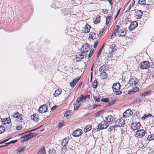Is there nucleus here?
Returning a JSON list of instances; mask_svg holds the SVG:
<instances>
[{
	"mask_svg": "<svg viewBox=\"0 0 154 154\" xmlns=\"http://www.w3.org/2000/svg\"><path fill=\"white\" fill-rule=\"evenodd\" d=\"M68 141V139L66 138H65L63 140L61 143L62 145L64 146H66L67 145Z\"/></svg>",
	"mask_w": 154,
	"mask_h": 154,
	"instance_id": "nucleus-29",
	"label": "nucleus"
},
{
	"mask_svg": "<svg viewBox=\"0 0 154 154\" xmlns=\"http://www.w3.org/2000/svg\"><path fill=\"white\" fill-rule=\"evenodd\" d=\"M119 26L118 25H117L116 26L115 29H116V30H117L119 29Z\"/></svg>",
	"mask_w": 154,
	"mask_h": 154,
	"instance_id": "nucleus-64",
	"label": "nucleus"
},
{
	"mask_svg": "<svg viewBox=\"0 0 154 154\" xmlns=\"http://www.w3.org/2000/svg\"><path fill=\"white\" fill-rule=\"evenodd\" d=\"M100 106V105L98 104L94 105H93V108H94V109H95L96 107L99 106Z\"/></svg>",
	"mask_w": 154,
	"mask_h": 154,
	"instance_id": "nucleus-48",
	"label": "nucleus"
},
{
	"mask_svg": "<svg viewBox=\"0 0 154 154\" xmlns=\"http://www.w3.org/2000/svg\"><path fill=\"white\" fill-rule=\"evenodd\" d=\"M22 128V126H20L16 127V129L17 130H20Z\"/></svg>",
	"mask_w": 154,
	"mask_h": 154,
	"instance_id": "nucleus-54",
	"label": "nucleus"
},
{
	"mask_svg": "<svg viewBox=\"0 0 154 154\" xmlns=\"http://www.w3.org/2000/svg\"><path fill=\"white\" fill-rule=\"evenodd\" d=\"M138 82V80L135 77H133L130 79L129 83L131 86H133L136 85Z\"/></svg>",
	"mask_w": 154,
	"mask_h": 154,
	"instance_id": "nucleus-6",
	"label": "nucleus"
},
{
	"mask_svg": "<svg viewBox=\"0 0 154 154\" xmlns=\"http://www.w3.org/2000/svg\"><path fill=\"white\" fill-rule=\"evenodd\" d=\"M104 28H103L100 32L99 34L98 35V36L99 35L100 36L101 35V34L103 33L104 31Z\"/></svg>",
	"mask_w": 154,
	"mask_h": 154,
	"instance_id": "nucleus-49",
	"label": "nucleus"
},
{
	"mask_svg": "<svg viewBox=\"0 0 154 154\" xmlns=\"http://www.w3.org/2000/svg\"><path fill=\"white\" fill-rule=\"evenodd\" d=\"M145 115H146V114H144V116L143 117H142L141 118V119L142 120H144V119H145L146 117V116H145Z\"/></svg>",
	"mask_w": 154,
	"mask_h": 154,
	"instance_id": "nucleus-58",
	"label": "nucleus"
},
{
	"mask_svg": "<svg viewBox=\"0 0 154 154\" xmlns=\"http://www.w3.org/2000/svg\"><path fill=\"white\" fill-rule=\"evenodd\" d=\"M141 126L139 122L133 123L131 125V128L133 130H136L139 129Z\"/></svg>",
	"mask_w": 154,
	"mask_h": 154,
	"instance_id": "nucleus-12",
	"label": "nucleus"
},
{
	"mask_svg": "<svg viewBox=\"0 0 154 154\" xmlns=\"http://www.w3.org/2000/svg\"><path fill=\"white\" fill-rule=\"evenodd\" d=\"M63 126V124L62 123H60L58 125V127L59 128H61Z\"/></svg>",
	"mask_w": 154,
	"mask_h": 154,
	"instance_id": "nucleus-53",
	"label": "nucleus"
},
{
	"mask_svg": "<svg viewBox=\"0 0 154 154\" xmlns=\"http://www.w3.org/2000/svg\"><path fill=\"white\" fill-rule=\"evenodd\" d=\"M135 92V91H130L128 92L129 94H131L133 93H134Z\"/></svg>",
	"mask_w": 154,
	"mask_h": 154,
	"instance_id": "nucleus-60",
	"label": "nucleus"
},
{
	"mask_svg": "<svg viewBox=\"0 0 154 154\" xmlns=\"http://www.w3.org/2000/svg\"><path fill=\"white\" fill-rule=\"evenodd\" d=\"M151 94V91L149 90L147 91H145L141 94L140 96L141 97H145V96L150 95Z\"/></svg>",
	"mask_w": 154,
	"mask_h": 154,
	"instance_id": "nucleus-22",
	"label": "nucleus"
},
{
	"mask_svg": "<svg viewBox=\"0 0 154 154\" xmlns=\"http://www.w3.org/2000/svg\"><path fill=\"white\" fill-rule=\"evenodd\" d=\"M70 111H67L66 112H65V113L64 114V116H66V117H67V116H68L70 113Z\"/></svg>",
	"mask_w": 154,
	"mask_h": 154,
	"instance_id": "nucleus-46",
	"label": "nucleus"
},
{
	"mask_svg": "<svg viewBox=\"0 0 154 154\" xmlns=\"http://www.w3.org/2000/svg\"><path fill=\"white\" fill-rule=\"evenodd\" d=\"M103 113V111H100L98 112L97 114V116H100L102 115Z\"/></svg>",
	"mask_w": 154,
	"mask_h": 154,
	"instance_id": "nucleus-44",
	"label": "nucleus"
},
{
	"mask_svg": "<svg viewBox=\"0 0 154 154\" xmlns=\"http://www.w3.org/2000/svg\"><path fill=\"white\" fill-rule=\"evenodd\" d=\"M31 119L35 122H37L39 120L38 114L35 113L31 116Z\"/></svg>",
	"mask_w": 154,
	"mask_h": 154,
	"instance_id": "nucleus-18",
	"label": "nucleus"
},
{
	"mask_svg": "<svg viewBox=\"0 0 154 154\" xmlns=\"http://www.w3.org/2000/svg\"><path fill=\"white\" fill-rule=\"evenodd\" d=\"M57 108V106H53L51 108V110L52 111L54 110Z\"/></svg>",
	"mask_w": 154,
	"mask_h": 154,
	"instance_id": "nucleus-56",
	"label": "nucleus"
},
{
	"mask_svg": "<svg viewBox=\"0 0 154 154\" xmlns=\"http://www.w3.org/2000/svg\"><path fill=\"white\" fill-rule=\"evenodd\" d=\"M25 147H19L17 150V152L19 153H22L24 150Z\"/></svg>",
	"mask_w": 154,
	"mask_h": 154,
	"instance_id": "nucleus-31",
	"label": "nucleus"
},
{
	"mask_svg": "<svg viewBox=\"0 0 154 154\" xmlns=\"http://www.w3.org/2000/svg\"><path fill=\"white\" fill-rule=\"evenodd\" d=\"M97 86V82L96 80H95L92 83V86L93 88H96Z\"/></svg>",
	"mask_w": 154,
	"mask_h": 154,
	"instance_id": "nucleus-40",
	"label": "nucleus"
},
{
	"mask_svg": "<svg viewBox=\"0 0 154 154\" xmlns=\"http://www.w3.org/2000/svg\"><path fill=\"white\" fill-rule=\"evenodd\" d=\"M10 122V120L9 119H5L2 120V123L3 124L5 125L9 124Z\"/></svg>",
	"mask_w": 154,
	"mask_h": 154,
	"instance_id": "nucleus-28",
	"label": "nucleus"
},
{
	"mask_svg": "<svg viewBox=\"0 0 154 154\" xmlns=\"http://www.w3.org/2000/svg\"><path fill=\"white\" fill-rule=\"evenodd\" d=\"M92 129V126L91 125H88L86 126L84 129V131L85 133H87L90 131Z\"/></svg>",
	"mask_w": 154,
	"mask_h": 154,
	"instance_id": "nucleus-25",
	"label": "nucleus"
},
{
	"mask_svg": "<svg viewBox=\"0 0 154 154\" xmlns=\"http://www.w3.org/2000/svg\"><path fill=\"white\" fill-rule=\"evenodd\" d=\"M93 52L92 50H91L89 52V54L88 55V57H91L92 55L93 54Z\"/></svg>",
	"mask_w": 154,
	"mask_h": 154,
	"instance_id": "nucleus-50",
	"label": "nucleus"
},
{
	"mask_svg": "<svg viewBox=\"0 0 154 154\" xmlns=\"http://www.w3.org/2000/svg\"><path fill=\"white\" fill-rule=\"evenodd\" d=\"M101 101L103 102H108L109 101V99L108 98H103L102 99Z\"/></svg>",
	"mask_w": 154,
	"mask_h": 154,
	"instance_id": "nucleus-42",
	"label": "nucleus"
},
{
	"mask_svg": "<svg viewBox=\"0 0 154 154\" xmlns=\"http://www.w3.org/2000/svg\"><path fill=\"white\" fill-rule=\"evenodd\" d=\"M61 90L60 89H57L55 91V93L54 94V95L55 97L58 96L61 93Z\"/></svg>",
	"mask_w": 154,
	"mask_h": 154,
	"instance_id": "nucleus-27",
	"label": "nucleus"
},
{
	"mask_svg": "<svg viewBox=\"0 0 154 154\" xmlns=\"http://www.w3.org/2000/svg\"><path fill=\"white\" fill-rule=\"evenodd\" d=\"M145 116H146V117H151L152 116V115L151 114L149 113L147 115L146 114V115H145Z\"/></svg>",
	"mask_w": 154,
	"mask_h": 154,
	"instance_id": "nucleus-63",
	"label": "nucleus"
},
{
	"mask_svg": "<svg viewBox=\"0 0 154 154\" xmlns=\"http://www.w3.org/2000/svg\"><path fill=\"white\" fill-rule=\"evenodd\" d=\"M132 112L130 109H128L126 110L123 113V117L124 118H126L128 117L131 114V112Z\"/></svg>",
	"mask_w": 154,
	"mask_h": 154,
	"instance_id": "nucleus-19",
	"label": "nucleus"
},
{
	"mask_svg": "<svg viewBox=\"0 0 154 154\" xmlns=\"http://www.w3.org/2000/svg\"><path fill=\"white\" fill-rule=\"evenodd\" d=\"M120 8L117 11V14H116V17H115V18H116L117 17V16H118V15L119 14V12H120Z\"/></svg>",
	"mask_w": 154,
	"mask_h": 154,
	"instance_id": "nucleus-61",
	"label": "nucleus"
},
{
	"mask_svg": "<svg viewBox=\"0 0 154 154\" xmlns=\"http://www.w3.org/2000/svg\"><path fill=\"white\" fill-rule=\"evenodd\" d=\"M45 148L43 147L41 148L39 151L38 152L37 154H45Z\"/></svg>",
	"mask_w": 154,
	"mask_h": 154,
	"instance_id": "nucleus-33",
	"label": "nucleus"
},
{
	"mask_svg": "<svg viewBox=\"0 0 154 154\" xmlns=\"http://www.w3.org/2000/svg\"><path fill=\"white\" fill-rule=\"evenodd\" d=\"M110 5H112L113 4L112 0H108Z\"/></svg>",
	"mask_w": 154,
	"mask_h": 154,
	"instance_id": "nucleus-59",
	"label": "nucleus"
},
{
	"mask_svg": "<svg viewBox=\"0 0 154 154\" xmlns=\"http://www.w3.org/2000/svg\"><path fill=\"white\" fill-rule=\"evenodd\" d=\"M111 16L110 14H109L107 17L106 19V24L108 25L110 20Z\"/></svg>",
	"mask_w": 154,
	"mask_h": 154,
	"instance_id": "nucleus-35",
	"label": "nucleus"
},
{
	"mask_svg": "<svg viewBox=\"0 0 154 154\" xmlns=\"http://www.w3.org/2000/svg\"><path fill=\"white\" fill-rule=\"evenodd\" d=\"M100 76L102 79H105L106 78L107 75L106 72H103V73L101 72L100 73Z\"/></svg>",
	"mask_w": 154,
	"mask_h": 154,
	"instance_id": "nucleus-32",
	"label": "nucleus"
},
{
	"mask_svg": "<svg viewBox=\"0 0 154 154\" xmlns=\"http://www.w3.org/2000/svg\"><path fill=\"white\" fill-rule=\"evenodd\" d=\"M121 85L119 83H115L112 86V89L114 92H118L119 90Z\"/></svg>",
	"mask_w": 154,
	"mask_h": 154,
	"instance_id": "nucleus-5",
	"label": "nucleus"
},
{
	"mask_svg": "<svg viewBox=\"0 0 154 154\" xmlns=\"http://www.w3.org/2000/svg\"><path fill=\"white\" fill-rule=\"evenodd\" d=\"M126 32L125 30H123V31H122L121 32V34H120V35L122 36H125V34L126 33Z\"/></svg>",
	"mask_w": 154,
	"mask_h": 154,
	"instance_id": "nucleus-45",
	"label": "nucleus"
},
{
	"mask_svg": "<svg viewBox=\"0 0 154 154\" xmlns=\"http://www.w3.org/2000/svg\"><path fill=\"white\" fill-rule=\"evenodd\" d=\"M143 13L140 10H138L135 13V17L137 19H140Z\"/></svg>",
	"mask_w": 154,
	"mask_h": 154,
	"instance_id": "nucleus-17",
	"label": "nucleus"
},
{
	"mask_svg": "<svg viewBox=\"0 0 154 154\" xmlns=\"http://www.w3.org/2000/svg\"><path fill=\"white\" fill-rule=\"evenodd\" d=\"M138 23L136 21L132 22L129 27V29L131 31L133 30L137 26Z\"/></svg>",
	"mask_w": 154,
	"mask_h": 154,
	"instance_id": "nucleus-14",
	"label": "nucleus"
},
{
	"mask_svg": "<svg viewBox=\"0 0 154 154\" xmlns=\"http://www.w3.org/2000/svg\"><path fill=\"white\" fill-rule=\"evenodd\" d=\"M147 140L150 141L154 140V134L148 135L146 138Z\"/></svg>",
	"mask_w": 154,
	"mask_h": 154,
	"instance_id": "nucleus-30",
	"label": "nucleus"
},
{
	"mask_svg": "<svg viewBox=\"0 0 154 154\" xmlns=\"http://www.w3.org/2000/svg\"><path fill=\"white\" fill-rule=\"evenodd\" d=\"M80 104L78 102H77L74 105V109L75 110H77L79 107L80 106Z\"/></svg>",
	"mask_w": 154,
	"mask_h": 154,
	"instance_id": "nucleus-37",
	"label": "nucleus"
},
{
	"mask_svg": "<svg viewBox=\"0 0 154 154\" xmlns=\"http://www.w3.org/2000/svg\"><path fill=\"white\" fill-rule=\"evenodd\" d=\"M12 116L13 118L17 119L19 122H21L23 119L22 115L18 112H14L12 114Z\"/></svg>",
	"mask_w": 154,
	"mask_h": 154,
	"instance_id": "nucleus-4",
	"label": "nucleus"
},
{
	"mask_svg": "<svg viewBox=\"0 0 154 154\" xmlns=\"http://www.w3.org/2000/svg\"><path fill=\"white\" fill-rule=\"evenodd\" d=\"M102 51V50L101 49H100L98 53V56L100 55L101 54V52Z\"/></svg>",
	"mask_w": 154,
	"mask_h": 154,
	"instance_id": "nucleus-62",
	"label": "nucleus"
},
{
	"mask_svg": "<svg viewBox=\"0 0 154 154\" xmlns=\"http://www.w3.org/2000/svg\"><path fill=\"white\" fill-rule=\"evenodd\" d=\"M145 134L146 131L143 129L139 130L136 132L135 136L137 137L140 138L144 136Z\"/></svg>",
	"mask_w": 154,
	"mask_h": 154,
	"instance_id": "nucleus-3",
	"label": "nucleus"
},
{
	"mask_svg": "<svg viewBox=\"0 0 154 154\" xmlns=\"http://www.w3.org/2000/svg\"><path fill=\"white\" fill-rule=\"evenodd\" d=\"M98 43V42H96L94 44V48H95L96 47Z\"/></svg>",
	"mask_w": 154,
	"mask_h": 154,
	"instance_id": "nucleus-57",
	"label": "nucleus"
},
{
	"mask_svg": "<svg viewBox=\"0 0 154 154\" xmlns=\"http://www.w3.org/2000/svg\"><path fill=\"white\" fill-rule=\"evenodd\" d=\"M112 128H113V132H114L115 131H116L117 130V128H119V127H118V125H116V124L114 126H112Z\"/></svg>",
	"mask_w": 154,
	"mask_h": 154,
	"instance_id": "nucleus-43",
	"label": "nucleus"
},
{
	"mask_svg": "<svg viewBox=\"0 0 154 154\" xmlns=\"http://www.w3.org/2000/svg\"><path fill=\"white\" fill-rule=\"evenodd\" d=\"M139 66L141 69H147L149 67L150 64L148 61H145L141 62Z\"/></svg>",
	"mask_w": 154,
	"mask_h": 154,
	"instance_id": "nucleus-2",
	"label": "nucleus"
},
{
	"mask_svg": "<svg viewBox=\"0 0 154 154\" xmlns=\"http://www.w3.org/2000/svg\"><path fill=\"white\" fill-rule=\"evenodd\" d=\"M90 26L86 24L85 27L84 29L83 30L84 32L86 33H88L90 31Z\"/></svg>",
	"mask_w": 154,
	"mask_h": 154,
	"instance_id": "nucleus-24",
	"label": "nucleus"
},
{
	"mask_svg": "<svg viewBox=\"0 0 154 154\" xmlns=\"http://www.w3.org/2000/svg\"><path fill=\"white\" fill-rule=\"evenodd\" d=\"M82 134V131L81 129H79L74 131L73 132L72 135L74 137H78L81 135Z\"/></svg>",
	"mask_w": 154,
	"mask_h": 154,
	"instance_id": "nucleus-9",
	"label": "nucleus"
},
{
	"mask_svg": "<svg viewBox=\"0 0 154 154\" xmlns=\"http://www.w3.org/2000/svg\"><path fill=\"white\" fill-rule=\"evenodd\" d=\"M93 20L95 24L99 23L100 21V17L98 15H97L95 18H94Z\"/></svg>",
	"mask_w": 154,
	"mask_h": 154,
	"instance_id": "nucleus-23",
	"label": "nucleus"
},
{
	"mask_svg": "<svg viewBox=\"0 0 154 154\" xmlns=\"http://www.w3.org/2000/svg\"><path fill=\"white\" fill-rule=\"evenodd\" d=\"M115 45L112 44L109 47V52L110 54L112 53L114 51L116 50L115 48Z\"/></svg>",
	"mask_w": 154,
	"mask_h": 154,
	"instance_id": "nucleus-21",
	"label": "nucleus"
},
{
	"mask_svg": "<svg viewBox=\"0 0 154 154\" xmlns=\"http://www.w3.org/2000/svg\"><path fill=\"white\" fill-rule=\"evenodd\" d=\"M86 97L84 96L83 95H81L76 100V102H77L80 103L83 102V100H86Z\"/></svg>",
	"mask_w": 154,
	"mask_h": 154,
	"instance_id": "nucleus-20",
	"label": "nucleus"
},
{
	"mask_svg": "<svg viewBox=\"0 0 154 154\" xmlns=\"http://www.w3.org/2000/svg\"><path fill=\"white\" fill-rule=\"evenodd\" d=\"M17 141V140H14L13 141H12L8 143H7V144L8 145V144H11V143H14L15 142H16Z\"/></svg>",
	"mask_w": 154,
	"mask_h": 154,
	"instance_id": "nucleus-51",
	"label": "nucleus"
},
{
	"mask_svg": "<svg viewBox=\"0 0 154 154\" xmlns=\"http://www.w3.org/2000/svg\"><path fill=\"white\" fill-rule=\"evenodd\" d=\"M90 49V48L88 44H85L81 48V50L82 51V53L83 54L85 53L87 55V53L89 51Z\"/></svg>",
	"mask_w": 154,
	"mask_h": 154,
	"instance_id": "nucleus-8",
	"label": "nucleus"
},
{
	"mask_svg": "<svg viewBox=\"0 0 154 154\" xmlns=\"http://www.w3.org/2000/svg\"><path fill=\"white\" fill-rule=\"evenodd\" d=\"M138 3L140 5H143L145 4V0H139Z\"/></svg>",
	"mask_w": 154,
	"mask_h": 154,
	"instance_id": "nucleus-41",
	"label": "nucleus"
},
{
	"mask_svg": "<svg viewBox=\"0 0 154 154\" xmlns=\"http://www.w3.org/2000/svg\"><path fill=\"white\" fill-rule=\"evenodd\" d=\"M82 53H79L75 56V58L77 62L80 61L83 58L84 55H82Z\"/></svg>",
	"mask_w": 154,
	"mask_h": 154,
	"instance_id": "nucleus-16",
	"label": "nucleus"
},
{
	"mask_svg": "<svg viewBox=\"0 0 154 154\" xmlns=\"http://www.w3.org/2000/svg\"><path fill=\"white\" fill-rule=\"evenodd\" d=\"M109 131L110 132H113L112 126H110V127L109 128Z\"/></svg>",
	"mask_w": 154,
	"mask_h": 154,
	"instance_id": "nucleus-52",
	"label": "nucleus"
},
{
	"mask_svg": "<svg viewBox=\"0 0 154 154\" xmlns=\"http://www.w3.org/2000/svg\"><path fill=\"white\" fill-rule=\"evenodd\" d=\"M109 126V123L105 120L102 121L98 125V127L97 128V131L100 130H103Z\"/></svg>",
	"mask_w": 154,
	"mask_h": 154,
	"instance_id": "nucleus-1",
	"label": "nucleus"
},
{
	"mask_svg": "<svg viewBox=\"0 0 154 154\" xmlns=\"http://www.w3.org/2000/svg\"><path fill=\"white\" fill-rule=\"evenodd\" d=\"M106 121L110 124H111L114 122L115 120L113 116L111 115H109L105 118Z\"/></svg>",
	"mask_w": 154,
	"mask_h": 154,
	"instance_id": "nucleus-10",
	"label": "nucleus"
},
{
	"mask_svg": "<svg viewBox=\"0 0 154 154\" xmlns=\"http://www.w3.org/2000/svg\"><path fill=\"white\" fill-rule=\"evenodd\" d=\"M47 110L48 107L45 104L43 105L39 108L38 111L40 113H42L46 112Z\"/></svg>",
	"mask_w": 154,
	"mask_h": 154,
	"instance_id": "nucleus-11",
	"label": "nucleus"
},
{
	"mask_svg": "<svg viewBox=\"0 0 154 154\" xmlns=\"http://www.w3.org/2000/svg\"><path fill=\"white\" fill-rule=\"evenodd\" d=\"M5 130V128L3 126H0V134L4 132Z\"/></svg>",
	"mask_w": 154,
	"mask_h": 154,
	"instance_id": "nucleus-38",
	"label": "nucleus"
},
{
	"mask_svg": "<svg viewBox=\"0 0 154 154\" xmlns=\"http://www.w3.org/2000/svg\"><path fill=\"white\" fill-rule=\"evenodd\" d=\"M37 135V134L35 133H30L24 135L23 138H24V141L26 140L32 138L33 137L36 136Z\"/></svg>",
	"mask_w": 154,
	"mask_h": 154,
	"instance_id": "nucleus-7",
	"label": "nucleus"
},
{
	"mask_svg": "<svg viewBox=\"0 0 154 154\" xmlns=\"http://www.w3.org/2000/svg\"><path fill=\"white\" fill-rule=\"evenodd\" d=\"M117 32V31H116V29H115L114 30V31L112 34V36H111V38H112V36H113V35L116 36V34Z\"/></svg>",
	"mask_w": 154,
	"mask_h": 154,
	"instance_id": "nucleus-47",
	"label": "nucleus"
},
{
	"mask_svg": "<svg viewBox=\"0 0 154 154\" xmlns=\"http://www.w3.org/2000/svg\"><path fill=\"white\" fill-rule=\"evenodd\" d=\"M79 79L80 78L77 79H73L72 81L70 83V86L72 87L74 86V85L76 84V83Z\"/></svg>",
	"mask_w": 154,
	"mask_h": 154,
	"instance_id": "nucleus-26",
	"label": "nucleus"
},
{
	"mask_svg": "<svg viewBox=\"0 0 154 154\" xmlns=\"http://www.w3.org/2000/svg\"><path fill=\"white\" fill-rule=\"evenodd\" d=\"M134 3H135V1L134 0H133L132 1L130 5H129V7L128 8V9L126 11V12H127V11H128L130 9H131V8L132 7H133Z\"/></svg>",
	"mask_w": 154,
	"mask_h": 154,
	"instance_id": "nucleus-34",
	"label": "nucleus"
},
{
	"mask_svg": "<svg viewBox=\"0 0 154 154\" xmlns=\"http://www.w3.org/2000/svg\"><path fill=\"white\" fill-rule=\"evenodd\" d=\"M99 71L100 73L102 72L103 73V72H106V70L104 66H101L99 68Z\"/></svg>",
	"mask_w": 154,
	"mask_h": 154,
	"instance_id": "nucleus-36",
	"label": "nucleus"
},
{
	"mask_svg": "<svg viewBox=\"0 0 154 154\" xmlns=\"http://www.w3.org/2000/svg\"><path fill=\"white\" fill-rule=\"evenodd\" d=\"M116 124L118 125V127H123L125 125V122L123 119H118L116 122Z\"/></svg>",
	"mask_w": 154,
	"mask_h": 154,
	"instance_id": "nucleus-13",
	"label": "nucleus"
},
{
	"mask_svg": "<svg viewBox=\"0 0 154 154\" xmlns=\"http://www.w3.org/2000/svg\"><path fill=\"white\" fill-rule=\"evenodd\" d=\"M95 34L93 32H91L90 33V35H91L94 37V35H95Z\"/></svg>",
	"mask_w": 154,
	"mask_h": 154,
	"instance_id": "nucleus-55",
	"label": "nucleus"
},
{
	"mask_svg": "<svg viewBox=\"0 0 154 154\" xmlns=\"http://www.w3.org/2000/svg\"><path fill=\"white\" fill-rule=\"evenodd\" d=\"M100 97L99 95H98L97 96H94V98L95 102H99L100 101Z\"/></svg>",
	"mask_w": 154,
	"mask_h": 154,
	"instance_id": "nucleus-39",
	"label": "nucleus"
},
{
	"mask_svg": "<svg viewBox=\"0 0 154 154\" xmlns=\"http://www.w3.org/2000/svg\"><path fill=\"white\" fill-rule=\"evenodd\" d=\"M141 100L140 97H137L130 104V105L133 106L134 105L138 104L140 103Z\"/></svg>",
	"mask_w": 154,
	"mask_h": 154,
	"instance_id": "nucleus-15",
	"label": "nucleus"
}]
</instances>
